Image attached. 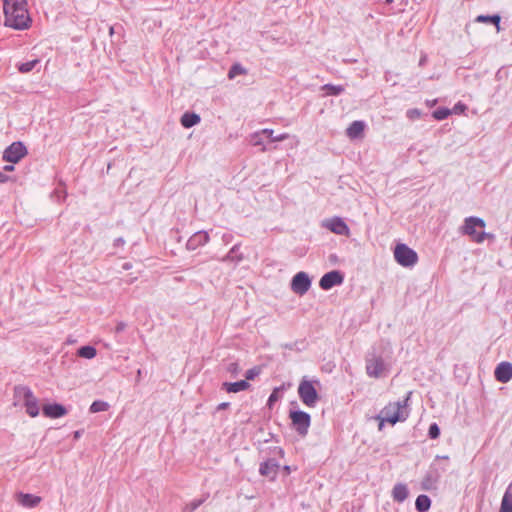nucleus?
Wrapping results in <instances>:
<instances>
[{
  "instance_id": "nucleus-1",
  "label": "nucleus",
  "mask_w": 512,
  "mask_h": 512,
  "mask_svg": "<svg viewBox=\"0 0 512 512\" xmlns=\"http://www.w3.org/2000/svg\"><path fill=\"white\" fill-rule=\"evenodd\" d=\"M5 25L15 30H25L31 24L27 0H3Z\"/></svg>"
},
{
  "instance_id": "nucleus-2",
  "label": "nucleus",
  "mask_w": 512,
  "mask_h": 512,
  "mask_svg": "<svg viewBox=\"0 0 512 512\" xmlns=\"http://www.w3.org/2000/svg\"><path fill=\"white\" fill-rule=\"evenodd\" d=\"M410 395L411 392L407 394L404 400L390 402L381 410L380 414L376 416V419L379 420V430H382L385 422L394 425L408 418L409 410L407 406Z\"/></svg>"
},
{
  "instance_id": "nucleus-3",
  "label": "nucleus",
  "mask_w": 512,
  "mask_h": 512,
  "mask_svg": "<svg viewBox=\"0 0 512 512\" xmlns=\"http://www.w3.org/2000/svg\"><path fill=\"white\" fill-rule=\"evenodd\" d=\"M486 227L485 221L476 216L466 217L463 221V225L459 228V232L462 235H466L471 241L481 244L486 239L494 240L495 235L492 233L485 232Z\"/></svg>"
},
{
  "instance_id": "nucleus-4",
  "label": "nucleus",
  "mask_w": 512,
  "mask_h": 512,
  "mask_svg": "<svg viewBox=\"0 0 512 512\" xmlns=\"http://www.w3.org/2000/svg\"><path fill=\"white\" fill-rule=\"evenodd\" d=\"M298 395L302 403L307 407H315L319 400V395L313 382L307 379H302L299 383Z\"/></svg>"
},
{
  "instance_id": "nucleus-5",
  "label": "nucleus",
  "mask_w": 512,
  "mask_h": 512,
  "mask_svg": "<svg viewBox=\"0 0 512 512\" xmlns=\"http://www.w3.org/2000/svg\"><path fill=\"white\" fill-rule=\"evenodd\" d=\"M394 258L403 267H412L418 261L417 253L404 243H399L395 246Z\"/></svg>"
},
{
  "instance_id": "nucleus-6",
  "label": "nucleus",
  "mask_w": 512,
  "mask_h": 512,
  "mask_svg": "<svg viewBox=\"0 0 512 512\" xmlns=\"http://www.w3.org/2000/svg\"><path fill=\"white\" fill-rule=\"evenodd\" d=\"M16 393L19 396L24 398V406L26 412L31 417H36L39 414V403L37 398L33 395V392L30 388L26 386L17 387L15 389Z\"/></svg>"
},
{
  "instance_id": "nucleus-7",
  "label": "nucleus",
  "mask_w": 512,
  "mask_h": 512,
  "mask_svg": "<svg viewBox=\"0 0 512 512\" xmlns=\"http://www.w3.org/2000/svg\"><path fill=\"white\" fill-rule=\"evenodd\" d=\"M290 419L295 430L302 436L308 433L311 424V417L304 411H291Z\"/></svg>"
},
{
  "instance_id": "nucleus-8",
  "label": "nucleus",
  "mask_w": 512,
  "mask_h": 512,
  "mask_svg": "<svg viewBox=\"0 0 512 512\" xmlns=\"http://www.w3.org/2000/svg\"><path fill=\"white\" fill-rule=\"evenodd\" d=\"M27 155L26 146L20 142H13L3 152V160L10 163H18Z\"/></svg>"
},
{
  "instance_id": "nucleus-9",
  "label": "nucleus",
  "mask_w": 512,
  "mask_h": 512,
  "mask_svg": "<svg viewBox=\"0 0 512 512\" xmlns=\"http://www.w3.org/2000/svg\"><path fill=\"white\" fill-rule=\"evenodd\" d=\"M321 226L337 235H342V236L350 235V228L345 223V221L341 217H338V216L324 219L321 223Z\"/></svg>"
},
{
  "instance_id": "nucleus-10",
  "label": "nucleus",
  "mask_w": 512,
  "mask_h": 512,
  "mask_svg": "<svg viewBox=\"0 0 512 512\" xmlns=\"http://www.w3.org/2000/svg\"><path fill=\"white\" fill-rule=\"evenodd\" d=\"M311 287V279L309 278L308 274L306 272H298L294 275L291 281V290L302 296Z\"/></svg>"
},
{
  "instance_id": "nucleus-11",
  "label": "nucleus",
  "mask_w": 512,
  "mask_h": 512,
  "mask_svg": "<svg viewBox=\"0 0 512 512\" xmlns=\"http://www.w3.org/2000/svg\"><path fill=\"white\" fill-rule=\"evenodd\" d=\"M386 371V364L379 356H372L366 360V373L369 377L379 378Z\"/></svg>"
},
{
  "instance_id": "nucleus-12",
  "label": "nucleus",
  "mask_w": 512,
  "mask_h": 512,
  "mask_svg": "<svg viewBox=\"0 0 512 512\" xmlns=\"http://www.w3.org/2000/svg\"><path fill=\"white\" fill-rule=\"evenodd\" d=\"M343 281H344V277H343L342 273L340 271L333 270V271H330V272L324 274L321 277V279L319 281V286L323 290H330L334 286L341 285L343 283Z\"/></svg>"
},
{
  "instance_id": "nucleus-13",
  "label": "nucleus",
  "mask_w": 512,
  "mask_h": 512,
  "mask_svg": "<svg viewBox=\"0 0 512 512\" xmlns=\"http://www.w3.org/2000/svg\"><path fill=\"white\" fill-rule=\"evenodd\" d=\"M494 376L500 383H507L512 379V363L504 361L497 365Z\"/></svg>"
},
{
  "instance_id": "nucleus-14",
  "label": "nucleus",
  "mask_w": 512,
  "mask_h": 512,
  "mask_svg": "<svg viewBox=\"0 0 512 512\" xmlns=\"http://www.w3.org/2000/svg\"><path fill=\"white\" fill-rule=\"evenodd\" d=\"M209 239V235L206 231H197L188 239L186 248L190 251H194L207 244Z\"/></svg>"
},
{
  "instance_id": "nucleus-15",
  "label": "nucleus",
  "mask_w": 512,
  "mask_h": 512,
  "mask_svg": "<svg viewBox=\"0 0 512 512\" xmlns=\"http://www.w3.org/2000/svg\"><path fill=\"white\" fill-rule=\"evenodd\" d=\"M279 464L274 459H268L260 464L259 473L262 476L274 480L278 475Z\"/></svg>"
},
{
  "instance_id": "nucleus-16",
  "label": "nucleus",
  "mask_w": 512,
  "mask_h": 512,
  "mask_svg": "<svg viewBox=\"0 0 512 512\" xmlns=\"http://www.w3.org/2000/svg\"><path fill=\"white\" fill-rule=\"evenodd\" d=\"M441 475L437 468L430 467V469L427 471L426 475L424 476L421 486L424 490H432L436 488V485L440 479Z\"/></svg>"
},
{
  "instance_id": "nucleus-17",
  "label": "nucleus",
  "mask_w": 512,
  "mask_h": 512,
  "mask_svg": "<svg viewBox=\"0 0 512 512\" xmlns=\"http://www.w3.org/2000/svg\"><path fill=\"white\" fill-rule=\"evenodd\" d=\"M68 413L67 409L58 403L47 404L43 406V414L45 417L56 419L65 416Z\"/></svg>"
},
{
  "instance_id": "nucleus-18",
  "label": "nucleus",
  "mask_w": 512,
  "mask_h": 512,
  "mask_svg": "<svg viewBox=\"0 0 512 512\" xmlns=\"http://www.w3.org/2000/svg\"><path fill=\"white\" fill-rule=\"evenodd\" d=\"M240 247H241L240 243L235 244L229 250V252L223 258H221V261L222 262H230V263H233L235 265H237L240 262H242L245 257H244V254L240 251Z\"/></svg>"
},
{
  "instance_id": "nucleus-19",
  "label": "nucleus",
  "mask_w": 512,
  "mask_h": 512,
  "mask_svg": "<svg viewBox=\"0 0 512 512\" xmlns=\"http://www.w3.org/2000/svg\"><path fill=\"white\" fill-rule=\"evenodd\" d=\"M41 497L29 493H19L17 501L20 505L26 508H34L41 502Z\"/></svg>"
},
{
  "instance_id": "nucleus-20",
  "label": "nucleus",
  "mask_w": 512,
  "mask_h": 512,
  "mask_svg": "<svg viewBox=\"0 0 512 512\" xmlns=\"http://www.w3.org/2000/svg\"><path fill=\"white\" fill-rule=\"evenodd\" d=\"M250 388V384L246 380H240L237 382H224L222 384V389H224L228 393H238L240 391H245Z\"/></svg>"
},
{
  "instance_id": "nucleus-21",
  "label": "nucleus",
  "mask_w": 512,
  "mask_h": 512,
  "mask_svg": "<svg viewBox=\"0 0 512 512\" xmlns=\"http://www.w3.org/2000/svg\"><path fill=\"white\" fill-rule=\"evenodd\" d=\"M365 123L363 121H353L346 129V134L350 139H357L363 135Z\"/></svg>"
},
{
  "instance_id": "nucleus-22",
  "label": "nucleus",
  "mask_w": 512,
  "mask_h": 512,
  "mask_svg": "<svg viewBox=\"0 0 512 512\" xmlns=\"http://www.w3.org/2000/svg\"><path fill=\"white\" fill-rule=\"evenodd\" d=\"M409 495L408 488L406 484L397 483L392 490V498L395 502L402 503L404 502Z\"/></svg>"
},
{
  "instance_id": "nucleus-23",
  "label": "nucleus",
  "mask_w": 512,
  "mask_h": 512,
  "mask_svg": "<svg viewBox=\"0 0 512 512\" xmlns=\"http://www.w3.org/2000/svg\"><path fill=\"white\" fill-rule=\"evenodd\" d=\"M500 512H512V481L507 486L500 506Z\"/></svg>"
},
{
  "instance_id": "nucleus-24",
  "label": "nucleus",
  "mask_w": 512,
  "mask_h": 512,
  "mask_svg": "<svg viewBox=\"0 0 512 512\" xmlns=\"http://www.w3.org/2000/svg\"><path fill=\"white\" fill-rule=\"evenodd\" d=\"M201 118L198 114L194 112H185L180 119L181 125L184 128H191L197 124H199Z\"/></svg>"
},
{
  "instance_id": "nucleus-25",
  "label": "nucleus",
  "mask_w": 512,
  "mask_h": 512,
  "mask_svg": "<svg viewBox=\"0 0 512 512\" xmlns=\"http://www.w3.org/2000/svg\"><path fill=\"white\" fill-rule=\"evenodd\" d=\"M273 133L274 132L272 129H268V128L262 129L260 131L253 133L250 136V142L253 146H262L263 145L262 136L265 135L266 137H272Z\"/></svg>"
},
{
  "instance_id": "nucleus-26",
  "label": "nucleus",
  "mask_w": 512,
  "mask_h": 512,
  "mask_svg": "<svg viewBox=\"0 0 512 512\" xmlns=\"http://www.w3.org/2000/svg\"><path fill=\"white\" fill-rule=\"evenodd\" d=\"M431 506V500L427 495H419L415 501V507L418 512H426Z\"/></svg>"
},
{
  "instance_id": "nucleus-27",
  "label": "nucleus",
  "mask_w": 512,
  "mask_h": 512,
  "mask_svg": "<svg viewBox=\"0 0 512 512\" xmlns=\"http://www.w3.org/2000/svg\"><path fill=\"white\" fill-rule=\"evenodd\" d=\"M500 20L501 18L499 15H479L476 18L477 22L495 24L498 31L500 30Z\"/></svg>"
},
{
  "instance_id": "nucleus-28",
  "label": "nucleus",
  "mask_w": 512,
  "mask_h": 512,
  "mask_svg": "<svg viewBox=\"0 0 512 512\" xmlns=\"http://www.w3.org/2000/svg\"><path fill=\"white\" fill-rule=\"evenodd\" d=\"M109 407L110 405L108 402L103 400H96L90 405L89 411L91 413L104 412L107 411Z\"/></svg>"
},
{
  "instance_id": "nucleus-29",
  "label": "nucleus",
  "mask_w": 512,
  "mask_h": 512,
  "mask_svg": "<svg viewBox=\"0 0 512 512\" xmlns=\"http://www.w3.org/2000/svg\"><path fill=\"white\" fill-rule=\"evenodd\" d=\"M96 349L93 346H82L78 349V355L82 358L92 359L96 356Z\"/></svg>"
},
{
  "instance_id": "nucleus-30",
  "label": "nucleus",
  "mask_w": 512,
  "mask_h": 512,
  "mask_svg": "<svg viewBox=\"0 0 512 512\" xmlns=\"http://www.w3.org/2000/svg\"><path fill=\"white\" fill-rule=\"evenodd\" d=\"M322 89L330 96H338L344 92V87L341 85L325 84Z\"/></svg>"
},
{
  "instance_id": "nucleus-31",
  "label": "nucleus",
  "mask_w": 512,
  "mask_h": 512,
  "mask_svg": "<svg viewBox=\"0 0 512 512\" xmlns=\"http://www.w3.org/2000/svg\"><path fill=\"white\" fill-rule=\"evenodd\" d=\"M38 63H39V59H34V60H31L28 62L21 63L18 65V70L21 73H28V72L32 71Z\"/></svg>"
},
{
  "instance_id": "nucleus-32",
  "label": "nucleus",
  "mask_w": 512,
  "mask_h": 512,
  "mask_svg": "<svg viewBox=\"0 0 512 512\" xmlns=\"http://www.w3.org/2000/svg\"><path fill=\"white\" fill-rule=\"evenodd\" d=\"M203 502L204 499H194L183 507L182 512H194Z\"/></svg>"
},
{
  "instance_id": "nucleus-33",
  "label": "nucleus",
  "mask_w": 512,
  "mask_h": 512,
  "mask_svg": "<svg viewBox=\"0 0 512 512\" xmlns=\"http://www.w3.org/2000/svg\"><path fill=\"white\" fill-rule=\"evenodd\" d=\"M245 73H246L245 68H243L240 64H234L231 66V68L228 72V77H229V79H233L237 75H242Z\"/></svg>"
},
{
  "instance_id": "nucleus-34",
  "label": "nucleus",
  "mask_w": 512,
  "mask_h": 512,
  "mask_svg": "<svg viewBox=\"0 0 512 512\" xmlns=\"http://www.w3.org/2000/svg\"><path fill=\"white\" fill-rule=\"evenodd\" d=\"M451 113L452 111L448 108H439L432 115L436 120L440 121L446 119Z\"/></svg>"
},
{
  "instance_id": "nucleus-35",
  "label": "nucleus",
  "mask_w": 512,
  "mask_h": 512,
  "mask_svg": "<svg viewBox=\"0 0 512 512\" xmlns=\"http://www.w3.org/2000/svg\"><path fill=\"white\" fill-rule=\"evenodd\" d=\"M261 373V368L258 367V366H255L249 370L246 371L245 373V380L248 381V380H254L259 374Z\"/></svg>"
},
{
  "instance_id": "nucleus-36",
  "label": "nucleus",
  "mask_w": 512,
  "mask_h": 512,
  "mask_svg": "<svg viewBox=\"0 0 512 512\" xmlns=\"http://www.w3.org/2000/svg\"><path fill=\"white\" fill-rule=\"evenodd\" d=\"M226 370L231 376L236 377L241 369L237 362H231L227 365Z\"/></svg>"
},
{
  "instance_id": "nucleus-37",
  "label": "nucleus",
  "mask_w": 512,
  "mask_h": 512,
  "mask_svg": "<svg viewBox=\"0 0 512 512\" xmlns=\"http://www.w3.org/2000/svg\"><path fill=\"white\" fill-rule=\"evenodd\" d=\"M428 435L431 439H436L440 435V429L436 423H432L428 430Z\"/></svg>"
},
{
  "instance_id": "nucleus-38",
  "label": "nucleus",
  "mask_w": 512,
  "mask_h": 512,
  "mask_svg": "<svg viewBox=\"0 0 512 512\" xmlns=\"http://www.w3.org/2000/svg\"><path fill=\"white\" fill-rule=\"evenodd\" d=\"M421 115H422V112L419 109H417V108L409 109L406 112V116L410 120H417V119H419L421 117Z\"/></svg>"
},
{
  "instance_id": "nucleus-39",
  "label": "nucleus",
  "mask_w": 512,
  "mask_h": 512,
  "mask_svg": "<svg viewBox=\"0 0 512 512\" xmlns=\"http://www.w3.org/2000/svg\"><path fill=\"white\" fill-rule=\"evenodd\" d=\"M278 400V388H275L274 391L270 394L267 405L271 407L275 401Z\"/></svg>"
},
{
  "instance_id": "nucleus-40",
  "label": "nucleus",
  "mask_w": 512,
  "mask_h": 512,
  "mask_svg": "<svg viewBox=\"0 0 512 512\" xmlns=\"http://www.w3.org/2000/svg\"><path fill=\"white\" fill-rule=\"evenodd\" d=\"M466 105L461 103V102H458L454 107L453 109L451 110L453 113L455 114H459V113H463L465 110H466Z\"/></svg>"
},
{
  "instance_id": "nucleus-41",
  "label": "nucleus",
  "mask_w": 512,
  "mask_h": 512,
  "mask_svg": "<svg viewBox=\"0 0 512 512\" xmlns=\"http://www.w3.org/2000/svg\"><path fill=\"white\" fill-rule=\"evenodd\" d=\"M268 138L271 139V141H273V142H279V141H283V140L287 139L288 134L282 133L277 136H276V134H272V137H268Z\"/></svg>"
},
{
  "instance_id": "nucleus-42",
  "label": "nucleus",
  "mask_w": 512,
  "mask_h": 512,
  "mask_svg": "<svg viewBox=\"0 0 512 512\" xmlns=\"http://www.w3.org/2000/svg\"><path fill=\"white\" fill-rule=\"evenodd\" d=\"M125 328H126V324L124 322L120 321L117 323V325L115 327V331H116V333H120V332L124 331Z\"/></svg>"
},
{
  "instance_id": "nucleus-43",
  "label": "nucleus",
  "mask_w": 512,
  "mask_h": 512,
  "mask_svg": "<svg viewBox=\"0 0 512 512\" xmlns=\"http://www.w3.org/2000/svg\"><path fill=\"white\" fill-rule=\"evenodd\" d=\"M232 239H233V235H232V234H230V233H225V234H223V236H222V240H223V242H224L225 244H229V243L232 241Z\"/></svg>"
},
{
  "instance_id": "nucleus-44",
  "label": "nucleus",
  "mask_w": 512,
  "mask_h": 512,
  "mask_svg": "<svg viewBox=\"0 0 512 512\" xmlns=\"http://www.w3.org/2000/svg\"><path fill=\"white\" fill-rule=\"evenodd\" d=\"M9 179V176H7L3 171H0V183H6Z\"/></svg>"
},
{
  "instance_id": "nucleus-45",
  "label": "nucleus",
  "mask_w": 512,
  "mask_h": 512,
  "mask_svg": "<svg viewBox=\"0 0 512 512\" xmlns=\"http://www.w3.org/2000/svg\"><path fill=\"white\" fill-rule=\"evenodd\" d=\"M229 407V403L228 402H223V403H220L217 407V410H224L226 408Z\"/></svg>"
},
{
  "instance_id": "nucleus-46",
  "label": "nucleus",
  "mask_w": 512,
  "mask_h": 512,
  "mask_svg": "<svg viewBox=\"0 0 512 512\" xmlns=\"http://www.w3.org/2000/svg\"><path fill=\"white\" fill-rule=\"evenodd\" d=\"M14 170V166L13 165H5L3 167V171H6V172H11Z\"/></svg>"
},
{
  "instance_id": "nucleus-47",
  "label": "nucleus",
  "mask_w": 512,
  "mask_h": 512,
  "mask_svg": "<svg viewBox=\"0 0 512 512\" xmlns=\"http://www.w3.org/2000/svg\"><path fill=\"white\" fill-rule=\"evenodd\" d=\"M124 243H125V241H124V239H123V238H121V237H120V238H117V239L115 240V245H116V246L124 245Z\"/></svg>"
},
{
  "instance_id": "nucleus-48",
  "label": "nucleus",
  "mask_w": 512,
  "mask_h": 512,
  "mask_svg": "<svg viewBox=\"0 0 512 512\" xmlns=\"http://www.w3.org/2000/svg\"><path fill=\"white\" fill-rule=\"evenodd\" d=\"M437 103V99L434 100H426V105L429 107L434 106Z\"/></svg>"
},
{
  "instance_id": "nucleus-49",
  "label": "nucleus",
  "mask_w": 512,
  "mask_h": 512,
  "mask_svg": "<svg viewBox=\"0 0 512 512\" xmlns=\"http://www.w3.org/2000/svg\"><path fill=\"white\" fill-rule=\"evenodd\" d=\"M141 374H142L141 369H138V371H137V381H139V380H140V378H141Z\"/></svg>"
},
{
  "instance_id": "nucleus-50",
  "label": "nucleus",
  "mask_w": 512,
  "mask_h": 512,
  "mask_svg": "<svg viewBox=\"0 0 512 512\" xmlns=\"http://www.w3.org/2000/svg\"><path fill=\"white\" fill-rule=\"evenodd\" d=\"M130 267H131V265H130L129 263H126V264H124V266H123V268H124V269H129Z\"/></svg>"
},
{
  "instance_id": "nucleus-51",
  "label": "nucleus",
  "mask_w": 512,
  "mask_h": 512,
  "mask_svg": "<svg viewBox=\"0 0 512 512\" xmlns=\"http://www.w3.org/2000/svg\"><path fill=\"white\" fill-rule=\"evenodd\" d=\"M424 62H425V57L421 58V60H420V63H419V64H420V65H423V63H424Z\"/></svg>"
},
{
  "instance_id": "nucleus-52",
  "label": "nucleus",
  "mask_w": 512,
  "mask_h": 512,
  "mask_svg": "<svg viewBox=\"0 0 512 512\" xmlns=\"http://www.w3.org/2000/svg\"><path fill=\"white\" fill-rule=\"evenodd\" d=\"M393 1H394V0H385V2H386L387 4H391V3H393Z\"/></svg>"
},
{
  "instance_id": "nucleus-53",
  "label": "nucleus",
  "mask_w": 512,
  "mask_h": 512,
  "mask_svg": "<svg viewBox=\"0 0 512 512\" xmlns=\"http://www.w3.org/2000/svg\"><path fill=\"white\" fill-rule=\"evenodd\" d=\"M79 436H80L79 432H78V431H76V432H75V438H78Z\"/></svg>"
}]
</instances>
